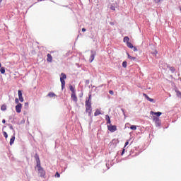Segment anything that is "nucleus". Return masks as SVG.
<instances>
[{
    "label": "nucleus",
    "mask_w": 181,
    "mask_h": 181,
    "mask_svg": "<svg viewBox=\"0 0 181 181\" xmlns=\"http://www.w3.org/2000/svg\"><path fill=\"white\" fill-rule=\"evenodd\" d=\"M86 112H88V116L91 117L93 112V107L91 106V95H89L88 99L86 101L85 103Z\"/></svg>",
    "instance_id": "obj_1"
},
{
    "label": "nucleus",
    "mask_w": 181,
    "mask_h": 181,
    "mask_svg": "<svg viewBox=\"0 0 181 181\" xmlns=\"http://www.w3.org/2000/svg\"><path fill=\"white\" fill-rule=\"evenodd\" d=\"M156 1V2H160V0H155Z\"/></svg>",
    "instance_id": "obj_39"
},
{
    "label": "nucleus",
    "mask_w": 181,
    "mask_h": 181,
    "mask_svg": "<svg viewBox=\"0 0 181 181\" xmlns=\"http://www.w3.org/2000/svg\"><path fill=\"white\" fill-rule=\"evenodd\" d=\"M66 78H67V76L66 75V74L62 73L61 77H60V81H61L62 90H63V88H64V87L66 86V81H64V80H66Z\"/></svg>",
    "instance_id": "obj_2"
},
{
    "label": "nucleus",
    "mask_w": 181,
    "mask_h": 181,
    "mask_svg": "<svg viewBox=\"0 0 181 181\" xmlns=\"http://www.w3.org/2000/svg\"><path fill=\"white\" fill-rule=\"evenodd\" d=\"M150 114H151V115H156V117H160V115H162V112H155L153 111H151Z\"/></svg>",
    "instance_id": "obj_11"
},
{
    "label": "nucleus",
    "mask_w": 181,
    "mask_h": 181,
    "mask_svg": "<svg viewBox=\"0 0 181 181\" xmlns=\"http://www.w3.org/2000/svg\"><path fill=\"white\" fill-rule=\"evenodd\" d=\"M109 93H110V94H111V95H114V91H112V90H110V91H109Z\"/></svg>",
    "instance_id": "obj_33"
},
{
    "label": "nucleus",
    "mask_w": 181,
    "mask_h": 181,
    "mask_svg": "<svg viewBox=\"0 0 181 181\" xmlns=\"http://www.w3.org/2000/svg\"><path fill=\"white\" fill-rule=\"evenodd\" d=\"M82 32H86V28H82Z\"/></svg>",
    "instance_id": "obj_38"
},
{
    "label": "nucleus",
    "mask_w": 181,
    "mask_h": 181,
    "mask_svg": "<svg viewBox=\"0 0 181 181\" xmlns=\"http://www.w3.org/2000/svg\"><path fill=\"white\" fill-rule=\"evenodd\" d=\"M35 169H37L40 176H45V175L46 174V172L45 171L43 168H42V165H40V164L36 165Z\"/></svg>",
    "instance_id": "obj_3"
},
{
    "label": "nucleus",
    "mask_w": 181,
    "mask_h": 181,
    "mask_svg": "<svg viewBox=\"0 0 181 181\" xmlns=\"http://www.w3.org/2000/svg\"><path fill=\"white\" fill-rule=\"evenodd\" d=\"M47 62H48V63H52L53 62V57H52V54H47Z\"/></svg>",
    "instance_id": "obj_9"
},
{
    "label": "nucleus",
    "mask_w": 181,
    "mask_h": 181,
    "mask_svg": "<svg viewBox=\"0 0 181 181\" xmlns=\"http://www.w3.org/2000/svg\"><path fill=\"white\" fill-rule=\"evenodd\" d=\"M110 9H112V11H115V6H114V4H112L110 6Z\"/></svg>",
    "instance_id": "obj_26"
},
{
    "label": "nucleus",
    "mask_w": 181,
    "mask_h": 181,
    "mask_svg": "<svg viewBox=\"0 0 181 181\" xmlns=\"http://www.w3.org/2000/svg\"><path fill=\"white\" fill-rule=\"evenodd\" d=\"M123 42H126L127 44V43H129V37H124V39H123Z\"/></svg>",
    "instance_id": "obj_19"
},
{
    "label": "nucleus",
    "mask_w": 181,
    "mask_h": 181,
    "mask_svg": "<svg viewBox=\"0 0 181 181\" xmlns=\"http://www.w3.org/2000/svg\"><path fill=\"white\" fill-rule=\"evenodd\" d=\"M143 95H144V97H145V98H146V100H148V101H150V103H153L154 100L149 98V96H148V95H146V93H144Z\"/></svg>",
    "instance_id": "obj_12"
},
{
    "label": "nucleus",
    "mask_w": 181,
    "mask_h": 181,
    "mask_svg": "<svg viewBox=\"0 0 181 181\" xmlns=\"http://www.w3.org/2000/svg\"><path fill=\"white\" fill-rule=\"evenodd\" d=\"M101 115V112L100 110L97 109L94 113L95 117H98V115Z\"/></svg>",
    "instance_id": "obj_16"
},
{
    "label": "nucleus",
    "mask_w": 181,
    "mask_h": 181,
    "mask_svg": "<svg viewBox=\"0 0 181 181\" xmlns=\"http://www.w3.org/2000/svg\"><path fill=\"white\" fill-rule=\"evenodd\" d=\"M11 129H13V127L12 126L10 127Z\"/></svg>",
    "instance_id": "obj_40"
},
{
    "label": "nucleus",
    "mask_w": 181,
    "mask_h": 181,
    "mask_svg": "<svg viewBox=\"0 0 181 181\" xmlns=\"http://www.w3.org/2000/svg\"><path fill=\"white\" fill-rule=\"evenodd\" d=\"M16 112H18V114H21V112H22L21 103H18L17 105H16Z\"/></svg>",
    "instance_id": "obj_5"
},
{
    "label": "nucleus",
    "mask_w": 181,
    "mask_h": 181,
    "mask_svg": "<svg viewBox=\"0 0 181 181\" xmlns=\"http://www.w3.org/2000/svg\"><path fill=\"white\" fill-rule=\"evenodd\" d=\"M14 142H15V134H13V136L10 139V145L11 146L13 145Z\"/></svg>",
    "instance_id": "obj_14"
},
{
    "label": "nucleus",
    "mask_w": 181,
    "mask_h": 181,
    "mask_svg": "<svg viewBox=\"0 0 181 181\" xmlns=\"http://www.w3.org/2000/svg\"><path fill=\"white\" fill-rule=\"evenodd\" d=\"M55 177H60V174L58 172L56 173Z\"/></svg>",
    "instance_id": "obj_29"
},
{
    "label": "nucleus",
    "mask_w": 181,
    "mask_h": 181,
    "mask_svg": "<svg viewBox=\"0 0 181 181\" xmlns=\"http://www.w3.org/2000/svg\"><path fill=\"white\" fill-rule=\"evenodd\" d=\"M3 135L6 139L8 138V133L6 132H3Z\"/></svg>",
    "instance_id": "obj_25"
},
{
    "label": "nucleus",
    "mask_w": 181,
    "mask_h": 181,
    "mask_svg": "<svg viewBox=\"0 0 181 181\" xmlns=\"http://www.w3.org/2000/svg\"><path fill=\"white\" fill-rule=\"evenodd\" d=\"M18 93L19 101H21V103H23L24 100H23V96L22 95V90H18Z\"/></svg>",
    "instance_id": "obj_8"
},
{
    "label": "nucleus",
    "mask_w": 181,
    "mask_h": 181,
    "mask_svg": "<svg viewBox=\"0 0 181 181\" xmlns=\"http://www.w3.org/2000/svg\"><path fill=\"white\" fill-rule=\"evenodd\" d=\"M130 129H132V131H136V126L135 125H132L130 127Z\"/></svg>",
    "instance_id": "obj_23"
},
{
    "label": "nucleus",
    "mask_w": 181,
    "mask_h": 181,
    "mask_svg": "<svg viewBox=\"0 0 181 181\" xmlns=\"http://www.w3.org/2000/svg\"><path fill=\"white\" fill-rule=\"evenodd\" d=\"M47 95H48V97H52V98L56 97V94L53 92L49 93Z\"/></svg>",
    "instance_id": "obj_20"
},
{
    "label": "nucleus",
    "mask_w": 181,
    "mask_h": 181,
    "mask_svg": "<svg viewBox=\"0 0 181 181\" xmlns=\"http://www.w3.org/2000/svg\"><path fill=\"white\" fill-rule=\"evenodd\" d=\"M15 103L17 104V105H18V104H20V103H19V99L16 98V99H15Z\"/></svg>",
    "instance_id": "obj_28"
},
{
    "label": "nucleus",
    "mask_w": 181,
    "mask_h": 181,
    "mask_svg": "<svg viewBox=\"0 0 181 181\" xmlns=\"http://www.w3.org/2000/svg\"><path fill=\"white\" fill-rule=\"evenodd\" d=\"M128 145H129V141H127L126 143H125V144H124V148L126 147V146H128Z\"/></svg>",
    "instance_id": "obj_30"
},
{
    "label": "nucleus",
    "mask_w": 181,
    "mask_h": 181,
    "mask_svg": "<svg viewBox=\"0 0 181 181\" xmlns=\"http://www.w3.org/2000/svg\"><path fill=\"white\" fill-rule=\"evenodd\" d=\"M153 54H155V56H156V54H158V51H155V52L153 53Z\"/></svg>",
    "instance_id": "obj_35"
},
{
    "label": "nucleus",
    "mask_w": 181,
    "mask_h": 181,
    "mask_svg": "<svg viewBox=\"0 0 181 181\" xmlns=\"http://www.w3.org/2000/svg\"><path fill=\"white\" fill-rule=\"evenodd\" d=\"M69 90H70V91H71V94L76 93V89H74L73 86H71V85L69 86Z\"/></svg>",
    "instance_id": "obj_15"
},
{
    "label": "nucleus",
    "mask_w": 181,
    "mask_h": 181,
    "mask_svg": "<svg viewBox=\"0 0 181 181\" xmlns=\"http://www.w3.org/2000/svg\"><path fill=\"white\" fill-rule=\"evenodd\" d=\"M127 47H129V49H134V45H132V43H131V42H127Z\"/></svg>",
    "instance_id": "obj_17"
},
{
    "label": "nucleus",
    "mask_w": 181,
    "mask_h": 181,
    "mask_svg": "<svg viewBox=\"0 0 181 181\" xmlns=\"http://www.w3.org/2000/svg\"><path fill=\"white\" fill-rule=\"evenodd\" d=\"M153 119L154 122L156 124V125H160V119H159V117L156 116H153Z\"/></svg>",
    "instance_id": "obj_7"
},
{
    "label": "nucleus",
    "mask_w": 181,
    "mask_h": 181,
    "mask_svg": "<svg viewBox=\"0 0 181 181\" xmlns=\"http://www.w3.org/2000/svg\"><path fill=\"white\" fill-rule=\"evenodd\" d=\"M133 49L134 52H138V49H136V47H134Z\"/></svg>",
    "instance_id": "obj_31"
},
{
    "label": "nucleus",
    "mask_w": 181,
    "mask_h": 181,
    "mask_svg": "<svg viewBox=\"0 0 181 181\" xmlns=\"http://www.w3.org/2000/svg\"><path fill=\"white\" fill-rule=\"evenodd\" d=\"M110 119H111L110 118V115H105V120L107 121V120H110Z\"/></svg>",
    "instance_id": "obj_27"
},
{
    "label": "nucleus",
    "mask_w": 181,
    "mask_h": 181,
    "mask_svg": "<svg viewBox=\"0 0 181 181\" xmlns=\"http://www.w3.org/2000/svg\"><path fill=\"white\" fill-rule=\"evenodd\" d=\"M5 122H6V121L5 120V119H4L2 120V123H3V124H5Z\"/></svg>",
    "instance_id": "obj_36"
},
{
    "label": "nucleus",
    "mask_w": 181,
    "mask_h": 181,
    "mask_svg": "<svg viewBox=\"0 0 181 181\" xmlns=\"http://www.w3.org/2000/svg\"><path fill=\"white\" fill-rule=\"evenodd\" d=\"M107 129L110 132H115L117 131V126L112 124L107 125Z\"/></svg>",
    "instance_id": "obj_4"
},
{
    "label": "nucleus",
    "mask_w": 181,
    "mask_h": 181,
    "mask_svg": "<svg viewBox=\"0 0 181 181\" xmlns=\"http://www.w3.org/2000/svg\"><path fill=\"white\" fill-rule=\"evenodd\" d=\"M1 111H6V105H2L1 107Z\"/></svg>",
    "instance_id": "obj_21"
},
{
    "label": "nucleus",
    "mask_w": 181,
    "mask_h": 181,
    "mask_svg": "<svg viewBox=\"0 0 181 181\" xmlns=\"http://www.w3.org/2000/svg\"><path fill=\"white\" fill-rule=\"evenodd\" d=\"M71 100H74L75 103H77L78 98H77V95H76V93H71Z\"/></svg>",
    "instance_id": "obj_10"
},
{
    "label": "nucleus",
    "mask_w": 181,
    "mask_h": 181,
    "mask_svg": "<svg viewBox=\"0 0 181 181\" xmlns=\"http://www.w3.org/2000/svg\"><path fill=\"white\" fill-rule=\"evenodd\" d=\"M124 153H125V148H123L122 152V155H124Z\"/></svg>",
    "instance_id": "obj_34"
},
{
    "label": "nucleus",
    "mask_w": 181,
    "mask_h": 181,
    "mask_svg": "<svg viewBox=\"0 0 181 181\" xmlns=\"http://www.w3.org/2000/svg\"><path fill=\"white\" fill-rule=\"evenodd\" d=\"M2 64L0 63V68L1 67Z\"/></svg>",
    "instance_id": "obj_41"
},
{
    "label": "nucleus",
    "mask_w": 181,
    "mask_h": 181,
    "mask_svg": "<svg viewBox=\"0 0 181 181\" xmlns=\"http://www.w3.org/2000/svg\"><path fill=\"white\" fill-rule=\"evenodd\" d=\"M127 55H128V58H129L130 60H132V61H133V62H135V60H136V57H133L132 56L129 55V54H127Z\"/></svg>",
    "instance_id": "obj_18"
},
{
    "label": "nucleus",
    "mask_w": 181,
    "mask_h": 181,
    "mask_svg": "<svg viewBox=\"0 0 181 181\" xmlns=\"http://www.w3.org/2000/svg\"><path fill=\"white\" fill-rule=\"evenodd\" d=\"M127 64V61H124V62H122V67H124V69H126Z\"/></svg>",
    "instance_id": "obj_24"
},
{
    "label": "nucleus",
    "mask_w": 181,
    "mask_h": 181,
    "mask_svg": "<svg viewBox=\"0 0 181 181\" xmlns=\"http://www.w3.org/2000/svg\"><path fill=\"white\" fill-rule=\"evenodd\" d=\"M37 1H45V0H37Z\"/></svg>",
    "instance_id": "obj_42"
},
{
    "label": "nucleus",
    "mask_w": 181,
    "mask_h": 181,
    "mask_svg": "<svg viewBox=\"0 0 181 181\" xmlns=\"http://www.w3.org/2000/svg\"><path fill=\"white\" fill-rule=\"evenodd\" d=\"M0 73L1 74H5V68L4 67H1L0 69Z\"/></svg>",
    "instance_id": "obj_22"
},
{
    "label": "nucleus",
    "mask_w": 181,
    "mask_h": 181,
    "mask_svg": "<svg viewBox=\"0 0 181 181\" xmlns=\"http://www.w3.org/2000/svg\"><path fill=\"white\" fill-rule=\"evenodd\" d=\"M35 158L36 160L37 165H40V158H39V155H37V153L35 154Z\"/></svg>",
    "instance_id": "obj_13"
},
{
    "label": "nucleus",
    "mask_w": 181,
    "mask_h": 181,
    "mask_svg": "<svg viewBox=\"0 0 181 181\" xmlns=\"http://www.w3.org/2000/svg\"><path fill=\"white\" fill-rule=\"evenodd\" d=\"M25 107H28V105H29V103H25Z\"/></svg>",
    "instance_id": "obj_37"
},
{
    "label": "nucleus",
    "mask_w": 181,
    "mask_h": 181,
    "mask_svg": "<svg viewBox=\"0 0 181 181\" xmlns=\"http://www.w3.org/2000/svg\"><path fill=\"white\" fill-rule=\"evenodd\" d=\"M106 121H107V124H110V125H111V119L106 120Z\"/></svg>",
    "instance_id": "obj_32"
},
{
    "label": "nucleus",
    "mask_w": 181,
    "mask_h": 181,
    "mask_svg": "<svg viewBox=\"0 0 181 181\" xmlns=\"http://www.w3.org/2000/svg\"><path fill=\"white\" fill-rule=\"evenodd\" d=\"M95 54H96L95 52L91 51V54H90V59H89L90 63H93V62L94 61V59L95 57Z\"/></svg>",
    "instance_id": "obj_6"
}]
</instances>
